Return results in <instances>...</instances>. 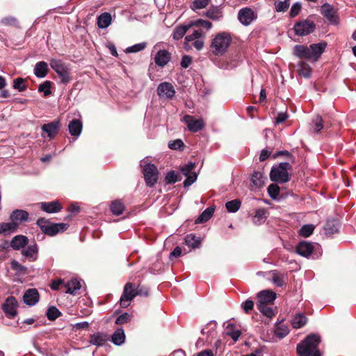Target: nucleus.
Listing matches in <instances>:
<instances>
[{"mask_svg":"<svg viewBox=\"0 0 356 356\" xmlns=\"http://www.w3.org/2000/svg\"><path fill=\"white\" fill-rule=\"evenodd\" d=\"M321 338L318 334L308 335L297 345L296 350L299 356H321L318 348Z\"/></svg>","mask_w":356,"mask_h":356,"instance_id":"f257e3e1","label":"nucleus"},{"mask_svg":"<svg viewBox=\"0 0 356 356\" xmlns=\"http://www.w3.org/2000/svg\"><path fill=\"white\" fill-rule=\"evenodd\" d=\"M231 42L232 37L229 33H218L211 41L210 51L214 56H221L226 53Z\"/></svg>","mask_w":356,"mask_h":356,"instance_id":"f03ea898","label":"nucleus"},{"mask_svg":"<svg viewBox=\"0 0 356 356\" xmlns=\"http://www.w3.org/2000/svg\"><path fill=\"white\" fill-rule=\"evenodd\" d=\"M291 168L292 165L288 162H282L277 165L273 166L270 172V180L280 184L289 181V170Z\"/></svg>","mask_w":356,"mask_h":356,"instance_id":"7ed1b4c3","label":"nucleus"},{"mask_svg":"<svg viewBox=\"0 0 356 356\" xmlns=\"http://www.w3.org/2000/svg\"><path fill=\"white\" fill-rule=\"evenodd\" d=\"M37 225L44 234L50 236H55L60 232H63L69 227V225L67 223H53L44 218L38 219Z\"/></svg>","mask_w":356,"mask_h":356,"instance_id":"20e7f679","label":"nucleus"},{"mask_svg":"<svg viewBox=\"0 0 356 356\" xmlns=\"http://www.w3.org/2000/svg\"><path fill=\"white\" fill-rule=\"evenodd\" d=\"M49 64L51 67L58 75V77L60 79V83L66 85L72 80L68 65L63 62L61 60L55 58L51 59Z\"/></svg>","mask_w":356,"mask_h":356,"instance_id":"39448f33","label":"nucleus"},{"mask_svg":"<svg viewBox=\"0 0 356 356\" xmlns=\"http://www.w3.org/2000/svg\"><path fill=\"white\" fill-rule=\"evenodd\" d=\"M143 172L147 186L149 187L154 186L159 178L157 167L154 164L147 163L144 165Z\"/></svg>","mask_w":356,"mask_h":356,"instance_id":"423d86ee","label":"nucleus"},{"mask_svg":"<svg viewBox=\"0 0 356 356\" xmlns=\"http://www.w3.org/2000/svg\"><path fill=\"white\" fill-rule=\"evenodd\" d=\"M137 289L133 283H127L124 287L123 293L120 300V307L126 308L129 305V302L137 296Z\"/></svg>","mask_w":356,"mask_h":356,"instance_id":"0eeeda50","label":"nucleus"},{"mask_svg":"<svg viewBox=\"0 0 356 356\" xmlns=\"http://www.w3.org/2000/svg\"><path fill=\"white\" fill-rule=\"evenodd\" d=\"M315 27L316 25L313 22L305 20L296 23L294 25L293 29L296 35L304 36L312 33L314 31Z\"/></svg>","mask_w":356,"mask_h":356,"instance_id":"6e6552de","label":"nucleus"},{"mask_svg":"<svg viewBox=\"0 0 356 356\" xmlns=\"http://www.w3.org/2000/svg\"><path fill=\"white\" fill-rule=\"evenodd\" d=\"M256 18L257 14L250 8H243L238 11V19L244 26L250 25Z\"/></svg>","mask_w":356,"mask_h":356,"instance_id":"1a4fd4ad","label":"nucleus"},{"mask_svg":"<svg viewBox=\"0 0 356 356\" xmlns=\"http://www.w3.org/2000/svg\"><path fill=\"white\" fill-rule=\"evenodd\" d=\"M184 122L186 124L190 131L196 133L205 127V123L202 119H195L193 116L186 115L184 117Z\"/></svg>","mask_w":356,"mask_h":356,"instance_id":"9d476101","label":"nucleus"},{"mask_svg":"<svg viewBox=\"0 0 356 356\" xmlns=\"http://www.w3.org/2000/svg\"><path fill=\"white\" fill-rule=\"evenodd\" d=\"M17 301L13 296L6 298L5 302L2 305V309L7 317L11 318L17 314Z\"/></svg>","mask_w":356,"mask_h":356,"instance_id":"9b49d317","label":"nucleus"},{"mask_svg":"<svg viewBox=\"0 0 356 356\" xmlns=\"http://www.w3.org/2000/svg\"><path fill=\"white\" fill-rule=\"evenodd\" d=\"M157 94L161 98L170 99L175 96V90L170 83L163 82L157 88Z\"/></svg>","mask_w":356,"mask_h":356,"instance_id":"f8f14e48","label":"nucleus"},{"mask_svg":"<svg viewBox=\"0 0 356 356\" xmlns=\"http://www.w3.org/2000/svg\"><path fill=\"white\" fill-rule=\"evenodd\" d=\"M321 14L330 24L334 25L338 24V16L331 5L328 3L323 4L321 6Z\"/></svg>","mask_w":356,"mask_h":356,"instance_id":"ddd939ff","label":"nucleus"},{"mask_svg":"<svg viewBox=\"0 0 356 356\" xmlns=\"http://www.w3.org/2000/svg\"><path fill=\"white\" fill-rule=\"evenodd\" d=\"M257 304L271 305L276 298V293L270 290H264L257 294Z\"/></svg>","mask_w":356,"mask_h":356,"instance_id":"4468645a","label":"nucleus"},{"mask_svg":"<svg viewBox=\"0 0 356 356\" xmlns=\"http://www.w3.org/2000/svg\"><path fill=\"white\" fill-rule=\"evenodd\" d=\"M24 302L29 306L35 305L39 300V293L36 289H29L23 296Z\"/></svg>","mask_w":356,"mask_h":356,"instance_id":"2eb2a0df","label":"nucleus"},{"mask_svg":"<svg viewBox=\"0 0 356 356\" xmlns=\"http://www.w3.org/2000/svg\"><path fill=\"white\" fill-rule=\"evenodd\" d=\"M314 251L312 243L307 241L300 242L296 247V252L304 257H308Z\"/></svg>","mask_w":356,"mask_h":356,"instance_id":"dca6fc26","label":"nucleus"},{"mask_svg":"<svg viewBox=\"0 0 356 356\" xmlns=\"http://www.w3.org/2000/svg\"><path fill=\"white\" fill-rule=\"evenodd\" d=\"M327 44L325 42H319L309 45L312 60L316 61L321 55L323 53Z\"/></svg>","mask_w":356,"mask_h":356,"instance_id":"f3484780","label":"nucleus"},{"mask_svg":"<svg viewBox=\"0 0 356 356\" xmlns=\"http://www.w3.org/2000/svg\"><path fill=\"white\" fill-rule=\"evenodd\" d=\"M293 54L299 58H305L312 60V55L309 47L297 44L293 48Z\"/></svg>","mask_w":356,"mask_h":356,"instance_id":"a211bd4d","label":"nucleus"},{"mask_svg":"<svg viewBox=\"0 0 356 356\" xmlns=\"http://www.w3.org/2000/svg\"><path fill=\"white\" fill-rule=\"evenodd\" d=\"M60 128V122L58 120H54L47 124H44L42 126V130L46 132L49 138L55 136Z\"/></svg>","mask_w":356,"mask_h":356,"instance_id":"6ab92c4d","label":"nucleus"},{"mask_svg":"<svg viewBox=\"0 0 356 356\" xmlns=\"http://www.w3.org/2000/svg\"><path fill=\"white\" fill-rule=\"evenodd\" d=\"M38 245L35 243L28 245L22 250V254L27 258L29 261H35L38 256Z\"/></svg>","mask_w":356,"mask_h":356,"instance_id":"aec40b11","label":"nucleus"},{"mask_svg":"<svg viewBox=\"0 0 356 356\" xmlns=\"http://www.w3.org/2000/svg\"><path fill=\"white\" fill-rule=\"evenodd\" d=\"M170 54L167 50H159L155 56L154 61L160 67H164L170 60Z\"/></svg>","mask_w":356,"mask_h":356,"instance_id":"412c9836","label":"nucleus"},{"mask_svg":"<svg viewBox=\"0 0 356 356\" xmlns=\"http://www.w3.org/2000/svg\"><path fill=\"white\" fill-rule=\"evenodd\" d=\"M40 208L47 213H56L61 210L62 207L58 201L41 202Z\"/></svg>","mask_w":356,"mask_h":356,"instance_id":"4be33fe9","label":"nucleus"},{"mask_svg":"<svg viewBox=\"0 0 356 356\" xmlns=\"http://www.w3.org/2000/svg\"><path fill=\"white\" fill-rule=\"evenodd\" d=\"M266 177L259 171L254 172L251 177L252 186L255 188H260L264 186Z\"/></svg>","mask_w":356,"mask_h":356,"instance_id":"5701e85b","label":"nucleus"},{"mask_svg":"<svg viewBox=\"0 0 356 356\" xmlns=\"http://www.w3.org/2000/svg\"><path fill=\"white\" fill-rule=\"evenodd\" d=\"M324 229L326 236H332L339 230V222L335 219L327 220L325 225Z\"/></svg>","mask_w":356,"mask_h":356,"instance_id":"b1692460","label":"nucleus"},{"mask_svg":"<svg viewBox=\"0 0 356 356\" xmlns=\"http://www.w3.org/2000/svg\"><path fill=\"white\" fill-rule=\"evenodd\" d=\"M64 287L66 289L65 293L75 295L79 291L81 285L80 282L76 279H72L71 280L65 282Z\"/></svg>","mask_w":356,"mask_h":356,"instance_id":"393cba45","label":"nucleus"},{"mask_svg":"<svg viewBox=\"0 0 356 356\" xmlns=\"http://www.w3.org/2000/svg\"><path fill=\"white\" fill-rule=\"evenodd\" d=\"M28 238L23 235L15 236L10 242V246L14 250H19L24 248L28 243Z\"/></svg>","mask_w":356,"mask_h":356,"instance_id":"a878e982","label":"nucleus"},{"mask_svg":"<svg viewBox=\"0 0 356 356\" xmlns=\"http://www.w3.org/2000/svg\"><path fill=\"white\" fill-rule=\"evenodd\" d=\"M29 213L24 210L17 209L12 212L10 215V219L13 222H25L29 218Z\"/></svg>","mask_w":356,"mask_h":356,"instance_id":"bb28decb","label":"nucleus"},{"mask_svg":"<svg viewBox=\"0 0 356 356\" xmlns=\"http://www.w3.org/2000/svg\"><path fill=\"white\" fill-rule=\"evenodd\" d=\"M68 129L72 136L78 137L82 131L81 122L77 119L72 120L68 125Z\"/></svg>","mask_w":356,"mask_h":356,"instance_id":"cd10ccee","label":"nucleus"},{"mask_svg":"<svg viewBox=\"0 0 356 356\" xmlns=\"http://www.w3.org/2000/svg\"><path fill=\"white\" fill-rule=\"evenodd\" d=\"M192 27L191 23L188 24H182L175 28L172 33V38L175 40H178L184 37L187 31Z\"/></svg>","mask_w":356,"mask_h":356,"instance_id":"c85d7f7f","label":"nucleus"},{"mask_svg":"<svg viewBox=\"0 0 356 356\" xmlns=\"http://www.w3.org/2000/svg\"><path fill=\"white\" fill-rule=\"evenodd\" d=\"M202 335H207L208 338H214L216 334V323L211 321L208 323L201 330Z\"/></svg>","mask_w":356,"mask_h":356,"instance_id":"c756f323","label":"nucleus"},{"mask_svg":"<svg viewBox=\"0 0 356 356\" xmlns=\"http://www.w3.org/2000/svg\"><path fill=\"white\" fill-rule=\"evenodd\" d=\"M48 72V65L44 61L37 63L34 67V74L38 78H44Z\"/></svg>","mask_w":356,"mask_h":356,"instance_id":"7c9ffc66","label":"nucleus"},{"mask_svg":"<svg viewBox=\"0 0 356 356\" xmlns=\"http://www.w3.org/2000/svg\"><path fill=\"white\" fill-rule=\"evenodd\" d=\"M108 340V336L101 332H97L90 336V342L92 345L101 346Z\"/></svg>","mask_w":356,"mask_h":356,"instance_id":"2f4dec72","label":"nucleus"},{"mask_svg":"<svg viewBox=\"0 0 356 356\" xmlns=\"http://www.w3.org/2000/svg\"><path fill=\"white\" fill-rule=\"evenodd\" d=\"M270 274L272 275L271 281L275 286L282 287L285 284L286 277L284 274L277 270H273L270 272Z\"/></svg>","mask_w":356,"mask_h":356,"instance_id":"473e14b6","label":"nucleus"},{"mask_svg":"<svg viewBox=\"0 0 356 356\" xmlns=\"http://www.w3.org/2000/svg\"><path fill=\"white\" fill-rule=\"evenodd\" d=\"M307 322V316L302 314L300 313L296 314L291 321V324L293 327L296 329H299L306 325Z\"/></svg>","mask_w":356,"mask_h":356,"instance_id":"72a5a7b5","label":"nucleus"},{"mask_svg":"<svg viewBox=\"0 0 356 356\" xmlns=\"http://www.w3.org/2000/svg\"><path fill=\"white\" fill-rule=\"evenodd\" d=\"M125 340V334L122 328H118L111 336V341L116 346H120L124 343Z\"/></svg>","mask_w":356,"mask_h":356,"instance_id":"f704fd0d","label":"nucleus"},{"mask_svg":"<svg viewBox=\"0 0 356 356\" xmlns=\"http://www.w3.org/2000/svg\"><path fill=\"white\" fill-rule=\"evenodd\" d=\"M111 15L104 13L97 17V25L100 29H106L111 24Z\"/></svg>","mask_w":356,"mask_h":356,"instance_id":"c9c22d12","label":"nucleus"},{"mask_svg":"<svg viewBox=\"0 0 356 356\" xmlns=\"http://www.w3.org/2000/svg\"><path fill=\"white\" fill-rule=\"evenodd\" d=\"M17 226V223L13 221L10 222L0 223V234H3L4 235L9 234L10 233L15 231Z\"/></svg>","mask_w":356,"mask_h":356,"instance_id":"e433bc0d","label":"nucleus"},{"mask_svg":"<svg viewBox=\"0 0 356 356\" xmlns=\"http://www.w3.org/2000/svg\"><path fill=\"white\" fill-rule=\"evenodd\" d=\"M204 15L212 20H217L222 17V12L218 6H211Z\"/></svg>","mask_w":356,"mask_h":356,"instance_id":"4c0bfd02","label":"nucleus"},{"mask_svg":"<svg viewBox=\"0 0 356 356\" xmlns=\"http://www.w3.org/2000/svg\"><path fill=\"white\" fill-rule=\"evenodd\" d=\"M200 238L197 237L195 234H190L185 237V243L191 248H196L200 244Z\"/></svg>","mask_w":356,"mask_h":356,"instance_id":"58836bf2","label":"nucleus"},{"mask_svg":"<svg viewBox=\"0 0 356 356\" xmlns=\"http://www.w3.org/2000/svg\"><path fill=\"white\" fill-rule=\"evenodd\" d=\"M214 212V209L212 207H208L195 220V223H202L208 221L212 216Z\"/></svg>","mask_w":356,"mask_h":356,"instance_id":"ea45409f","label":"nucleus"},{"mask_svg":"<svg viewBox=\"0 0 356 356\" xmlns=\"http://www.w3.org/2000/svg\"><path fill=\"white\" fill-rule=\"evenodd\" d=\"M298 73L300 75L302 76L305 78H309L311 76V67L310 66L303 61H300L298 63Z\"/></svg>","mask_w":356,"mask_h":356,"instance_id":"a19ab883","label":"nucleus"},{"mask_svg":"<svg viewBox=\"0 0 356 356\" xmlns=\"http://www.w3.org/2000/svg\"><path fill=\"white\" fill-rule=\"evenodd\" d=\"M124 209V206L120 200L113 201L111 204V211L113 214L120 216L122 213Z\"/></svg>","mask_w":356,"mask_h":356,"instance_id":"79ce46f5","label":"nucleus"},{"mask_svg":"<svg viewBox=\"0 0 356 356\" xmlns=\"http://www.w3.org/2000/svg\"><path fill=\"white\" fill-rule=\"evenodd\" d=\"M233 324L229 323L226 327V334L229 336L234 341H236L241 334V332L239 330H235Z\"/></svg>","mask_w":356,"mask_h":356,"instance_id":"37998d69","label":"nucleus"},{"mask_svg":"<svg viewBox=\"0 0 356 356\" xmlns=\"http://www.w3.org/2000/svg\"><path fill=\"white\" fill-rule=\"evenodd\" d=\"M211 3V0H193L190 8L193 11L205 8Z\"/></svg>","mask_w":356,"mask_h":356,"instance_id":"c03bdc74","label":"nucleus"},{"mask_svg":"<svg viewBox=\"0 0 356 356\" xmlns=\"http://www.w3.org/2000/svg\"><path fill=\"white\" fill-rule=\"evenodd\" d=\"M257 308L263 315L268 318H272L275 315L274 310L270 305L257 304Z\"/></svg>","mask_w":356,"mask_h":356,"instance_id":"a18cd8bd","label":"nucleus"},{"mask_svg":"<svg viewBox=\"0 0 356 356\" xmlns=\"http://www.w3.org/2000/svg\"><path fill=\"white\" fill-rule=\"evenodd\" d=\"M203 35H204V33L202 31H200V30L194 31L192 34H190V35H188L186 36V38H185L186 42L184 44V47L186 49H188L189 47L188 44V42L195 41L196 40H198L200 38H202Z\"/></svg>","mask_w":356,"mask_h":356,"instance_id":"49530a36","label":"nucleus"},{"mask_svg":"<svg viewBox=\"0 0 356 356\" xmlns=\"http://www.w3.org/2000/svg\"><path fill=\"white\" fill-rule=\"evenodd\" d=\"M241 204V201L238 199H235L227 202L225 204V207L229 212L235 213L240 209Z\"/></svg>","mask_w":356,"mask_h":356,"instance_id":"de8ad7c7","label":"nucleus"},{"mask_svg":"<svg viewBox=\"0 0 356 356\" xmlns=\"http://www.w3.org/2000/svg\"><path fill=\"white\" fill-rule=\"evenodd\" d=\"M312 127L314 131L318 133L323 128V118L319 115L314 117L312 122Z\"/></svg>","mask_w":356,"mask_h":356,"instance_id":"09e8293b","label":"nucleus"},{"mask_svg":"<svg viewBox=\"0 0 356 356\" xmlns=\"http://www.w3.org/2000/svg\"><path fill=\"white\" fill-rule=\"evenodd\" d=\"M13 88L19 92L25 91L27 88V86L25 84V79L22 77L15 79L13 80Z\"/></svg>","mask_w":356,"mask_h":356,"instance_id":"8fccbe9b","label":"nucleus"},{"mask_svg":"<svg viewBox=\"0 0 356 356\" xmlns=\"http://www.w3.org/2000/svg\"><path fill=\"white\" fill-rule=\"evenodd\" d=\"M315 227L312 224L305 225L299 230V234L303 237H309L314 232Z\"/></svg>","mask_w":356,"mask_h":356,"instance_id":"3c124183","label":"nucleus"},{"mask_svg":"<svg viewBox=\"0 0 356 356\" xmlns=\"http://www.w3.org/2000/svg\"><path fill=\"white\" fill-rule=\"evenodd\" d=\"M60 314V312L54 306L50 307L46 313L47 318L50 321L56 320Z\"/></svg>","mask_w":356,"mask_h":356,"instance_id":"603ef678","label":"nucleus"},{"mask_svg":"<svg viewBox=\"0 0 356 356\" xmlns=\"http://www.w3.org/2000/svg\"><path fill=\"white\" fill-rule=\"evenodd\" d=\"M280 187L275 184H271L268 187V193L273 200L277 199L280 195Z\"/></svg>","mask_w":356,"mask_h":356,"instance_id":"864d4df0","label":"nucleus"},{"mask_svg":"<svg viewBox=\"0 0 356 356\" xmlns=\"http://www.w3.org/2000/svg\"><path fill=\"white\" fill-rule=\"evenodd\" d=\"M147 46L146 42H140L129 47L126 49L125 52L127 54L136 53L143 50Z\"/></svg>","mask_w":356,"mask_h":356,"instance_id":"5fc2aeb1","label":"nucleus"},{"mask_svg":"<svg viewBox=\"0 0 356 356\" xmlns=\"http://www.w3.org/2000/svg\"><path fill=\"white\" fill-rule=\"evenodd\" d=\"M191 24H192V26L204 27L207 30H209L212 27L211 22L204 20V19H199L195 20L193 22H191Z\"/></svg>","mask_w":356,"mask_h":356,"instance_id":"6e6d98bb","label":"nucleus"},{"mask_svg":"<svg viewBox=\"0 0 356 356\" xmlns=\"http://www.w3.org/2000/svg\"><path fill=\"white\" fill-rule=\"evenodd\" d=\"M38 91L44 93V96L47 97L51 95V82L46 81L38 87Z\"/></svg>","mask_w":356,"mask_h":356,"instance_id":"4d7b16f0","label":"nucleus"},{"mask_svg":"<svg viewBox=\"0 0 356 356\" xmlns=\"http://www.w3.org/2000/svg\"><path fill=\"white\" fill-rule=\"evenodd\" d=\"M178 176L175 171L168 172L165 177V181L168 184H172L178 181Z\"/></svg>","mask_w":356,"mask_h":356,"instance_id":"13d9d810","label":"nucleus"},{"mask_svg":"<svg viewBox=\"0 0 356 356\" xmlns=\"http://www.w3.org/2000/svg\"><path fill=\"white\" fill-rule=\"evenodd\" d=\"M10 265L12 269L17 271V273H25L26 271V268L24 266L19 264L17 261L13 260L10 263Z\"/></svg>","mask_w":356,"mask_h":356,"instance_id":"bf43d9fd","label":"nucleus"},{"mask_svg":"<svg viewBox=\"0 0 356 356\" xmlns=\"http://www.w3.org/2000/svg\"><path fill=\"white\" fill-rule=\"evenodd\" d=\"M186 179L184 181V187H188L192 185L197 179V175L195 172H192L188 175H185Z\"/></svg>","mask_w":356,"mask_h":356,"instance_id":"052dcab7","label":"nucleus"},{"mask_svg":"<svg viewBox=\"0 0 356 356\" xmlns=\"http://www.w3.org/2000/svg\"><path fill=\"white\" fill-rule=\"evenodd\" d=\"M289 332V328L284 325L278 326L275 330V334L280 338H284Z\"/></svg>","mask_w":356,"mask_h":356,"instance_id":"680f3d73","label":"nucleus"},{"mask_svg":"<svg viewBox=\"0 0 356 356\" xmlns=\"http://www.w3.org/2000/svg\"><path fill=\"white\" fill-rule=\"evenodd\" d=\"M195 163L193 162H189L188 163L183 165L181 168V172L184 175H188V174L192 173V170L195 168Z\"/></svg>","mask_w":356,"mask_h":356,"instance_id":"e2e57ef3","label":"nucleus"},{"mask_svg":"<svg viewBox=\"0 0 356 356\" xmlns=\"http://www.w3.org/2000/svg\"><path fill=\"white\" fill-rule=\"evenodd\" d=\"M131 316L129 314L124 312L120 315L115 320L117 325H122L127 323L130 320Z\"/></svg>","mask_w":356,"mask_h":356,"instance_id":"0e129e2a","label":"nucleus"},{"mask_svg":"<svg viewBox=\"0 0 356 356\" xmlns=\"http://www.w3.org/2000/svg\"><path fill=\"white\" fill-rule=\"evenodd\" d=\"M184 146V143L181 139H177L168 143V147L171 149H179Z\"/></svg>","mask_w":356,"mask_h":356,"instance_id":"69168bd1","label":"nucleus"},{"mask_svg":"<svg viewBox=\"0 0 356 356\" xmlns=\"http://www.w3.org/2000/svg\"><path fill=\"white\" fill-rule=\"evenodd\" d=\"M1 22L6 26H16L17 25V19L13 17H6L1 19Z\"/></svg>","mask_w":356,"mask_h":356,"instance_id":"338daca9","label":"nucleus"},{"mask_svg":"<svg viewBox=\"0 0 356 356\" xmlns=\"http://www.w3.org/2000/svg\"><path fill=\"white\" fill-rule=\"evenodd\" d=\"M241 307L245 313H249L253 309L254 302L251 300H247L242 303Z\"/></svg>","mask_w":356,"mask_h":356,"instance_id":"774afa93","label":"nucleus"}]
</instances>
